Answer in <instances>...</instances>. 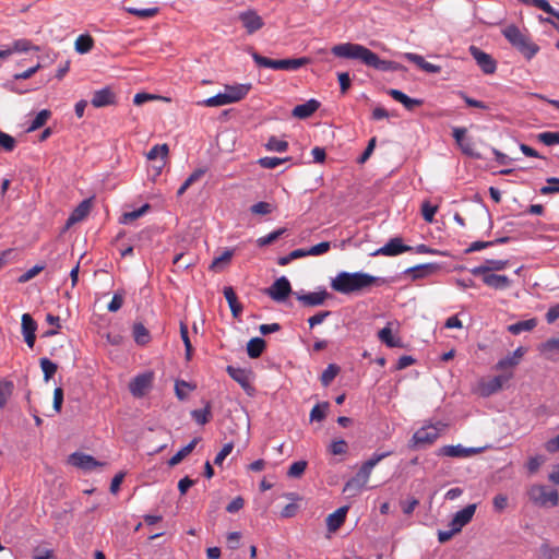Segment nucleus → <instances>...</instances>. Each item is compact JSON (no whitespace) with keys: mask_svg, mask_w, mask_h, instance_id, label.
<instances>
[{"mask_svg":"<svg viewBox=\"0 0 559 559\" xmlns=\"http://www.w3.org/2000/svg\"><path fill=\"white\" fill-rule=\"evenodd\" d=\"M493 509L497 512H502L508 506V497L503 493H498L492 499Z\"/></svg>","mask_w":559,"mask_h":559,"instance_id":"nucleus-63","label":"nucleus"},{"mask_svg":"<svg viewBox=\"0 0 559 559\" xmlns=\"http://www.w3.org/2000/svg\"><path fill=\"white\" fill-rule=\"evenodd\" d=\"M168 153L169 148L167 144H156L148 151L146 157L150 160L166 159Z\"/></svg>","mask_w":559,"mask_h":559,"instance_id":"nucleus-40","label":"nucleus"},{"mask_svg":"<svg viewBox=\"0 0 559 559\" xmlns=\"http://www.w3.org/2000/svg\"><path fill=\"white\" fill-rule=\"evenodd\" d=\"M538 139L545 145H556L559 144V132H543L538 134Z\"/></svg>","mask_w":559,"mask_h":559,"instance_id":"nucleus-58","label":"nucleus"},{"mask_svg":"<svg viewBox=\"0 0 559 559\" xmlns=\"http://www.w3.org/2000/svg\"><path fill=\"white\" fill-rule=\"evenodd\" d=\"M332 53L338 58L355 59L367 67L380 71H399L402 66L394 61L382 60L377 53L360 44L344 43L332 47Z\"/></svg>","mask_w":559,"mask_h":559,"instance_id":"nucleus-1","label":"nucleus"},{"mask_svg":"<svg viewBox=\"0 0 559 559\" xmlns=\"http://www.w3.org/2000/svg\"><path fill=\"white\" fill-rule=\"evenodd\" d=\"M329 407L328 403H323L316 405L310 412V420L311 421H321L325 418V413Z\"/></svg>","mask_w":559,"mask_h":559,"instance_id":"nucleus-55","label":"nucleus"},{"mask_svg":"<svg viewBox=\"0 0 559 559\" xmlns=\"http://www.w3.org/2000/svg\"><path fill=\"white\" fill-rule=\"evenodd\" d=\"M437 211L438 205H433L429 201H425L421 204V215L427 223L433 222Z\"/></svg>","mask_w":559,"mask_h":559,"instance_id":"nucleus-51","label":"nucleus"},{"mask_svg":"<svg viewBox=\"0 0 559 559\" xmlns=\"http://www.w3.org/2000/svg\"><path fill=\"white\" fill-rule=\"evenodd\" d=\"M133 336L139 345H145L150 341V333L142 323H135L133 325Z\"/></svg>","mask_w":559,"mask_h":559,"instance_id":"nucleus-41","label":"nucleus"},{"mask_svg":"<svg viewBox=\"0 0 559 559\" xmlns=\"http://www.w3.org/2000/svg\"><path fill=\"white\" fill-rule=\"evenodd\" d=\"M511 378L510 376H496L488 380H483L478 384V392L481 396H490L502 389L503 384Z\"/></svg>","mask_w":559,"mask_h":559,"instance_id":"nucleus-15","label":"nucleus"},{"mask_svg":"<svg viewBox=\"0 0 559 559\" xmlns=\"http://www.w3.org/2000/svg\"><path fill=\"white\" fill-rule=\"evenodd\" d=\"M412 250L413 247L404 245L401 237H394L391 238L384 246L380 247L374 252H372L371 255L395 257Z\"/></svg>","mask_w":559,"mask_h":559,"instance_id":"nucleus-8","label":"nucleus"},{"mask_svg":"<svg viewBox=\"0 0 559 559\" xmlns=\"http://www.w3.org/2000/svg\"><path fill=\"white\" fill-rule=\"evenodd\" d=\"M502 34L527 60L539 51V47L531 40L530 36L513 24L506 26Z\"/></svg>","mask_w":559,"mask_h":559,"instance_id":"nucleus-4","label":"nucleus"},{"mask_svg":"<svg viewBox=\"0 0 559 559\" xmlns=\"http://www.w3.org/2000/svg\"><path fill=\"white\" fill-rule=\"evenodd\" d=\"M195 389L194 385L186 382L183 380H178L175 383V392L179 400L183 401L187 399L188 394Z\"/></svg>","mask_w":559,"mask_h":559,"instance_id":"nucleus-44","label":"nucleus"},{"mask_svg":"<svg viewBox=\"0 0 559 559\" xmlns=\"http://www.w3.org/2000/svg\"><path fill=\"white\" fill-rule=\"evenodd\" d=\"M148 209H150V205L146 203L138 210L126 212L121 215L120 223L124 224V225L131 224L133 221L143 216L148 211Z\"/></svg>","mask_w":559,"mask_h":559,"instance_id":"nucleus-39","label":"nucleus"},{"mask_svg":"<svg viewBox=\"0 0 559 559\" xmlns=\"http://www.w3.org/2000/svg\"><path fill=\"white\" fill-rule=\"evenodd\" d=\"M403 57L415 63L418 68H420L423 71L427 72V73H432V74H436V73H439L441 71V67L440 66H437V64H433V63H430L428 61H426L424 59L423 56L420 55H417V53H414V52H405L403 55Z\"/></svg>","mask_w":559,"mask_h":559,"instance_id":"nucleus-24","label":"nucleus"},{"mask_svg":"<svg viewBox=\"0 0 559 559\" xmlns=\"http://www.w3.org/2000/svg\"><path fill=\"white\" fill-rule=\"evenodd\" d=\"M50 117V111L47 110V109H43L40 110L36 116L35 118L32 120L29 127H28V131H35L37 129H39L40 127H43L46 121L48 120V118Z\"/></svg>","mask_w":559,"mask_h":559,"instance_id":"nucleus-48","label":"nucleus"},{"mask_svg":"<svg viewBox=\"0 0 559 559\" xmlns=\"http://www.w3.org/2000/svg\"><path fill=\"white\" fill-rule=\"evenodd\" d=\"M483 276V282L495 289H506L511 285V281L506 275L485 273L480 274Z\"/></svg>","mask_w":559,"mask_h":559,"instance_id":"nucleus-27","label":"nucleus"},{"mask_svg":"<svg viewBox=\"0 0 559 559\" xmlns=\"http://www.w3.org/2000/svg\"><path fill=\"white\" fill-rule=\"evenodd\" d=\"M69 463L84 472H91L96 467L104 466V463L95 460L92 455L84 454L81 452L72 453L69 456Z\"/></svg>","mask_w":559,"mask_h":559,"instance_id":"nucleus-13","label":"nucleus"},{"mask_svg":"<svg viewBox=\"0 0 559 559\" xmlns=\"http://www.w3.org/2000/svg\"><path fill=\"white\" fill-rule=\"evenodd\" d=\"M238 19L248 34L255 33L264 25L263 19L254 10L240 12Z\"/></svg>","mask_w":559,"mask_h":559,"instance_id":"nucleus-16","label":"nucleus"},{"mask_svg":"<svg viewBox=\"0 0 559 559\" xmlns=\"http://www.w3.org/2000/svg\"><path fill=\"white\" fill-rule=\"evenodd\" d=\"M40 368L44 372L45 381H48L57 371V365L50 359L44 357L40 359Z\"/></svg>","mask_w":559,"mask_h":559,"instance_id":"nucleus-49","label":"nucleus"},{"mask_svg":"<svg viewBox=\"0 0 559 559\" xmlns=\"http://www.w3.org/2000/svg\"><path fill=\"white\" fill-rule=\"evenodd\" d=\"M265 348L264 340L260 337L251 338L247 344V353L250 358H258Z\"/></svg>","mask_w":559,"mask_h":559,"instance_id":"nucleus-36","label":"nucleus"},{"mask_svg":"<svg viewBox=\"0 0 559 559\" xmlns=\"http://www.w3.org/2000/svg\"><path fill=\"white\" fill-rule=\"evenodd\" d=\"M286 231L285 228H278L266 236L260 237L257 242L260 247H264L267 245H271L275 240H277Z\"/></svg>","mask_w":559,"mask_h":559,"instance_id":"nucleus-53","label":"nucleus"},{"mask_svg":"<svg viewBox=\"0 0 559 559\" xmlns=\"http://www.w3.org/2000/svg\"><path fill=\"white\" fill-rule=\"evenodd\" d=\"M329 296L330 295L325 289L306 294H296L297 300L307 307L321 306Z\"/></svg>","mask_w":559,"mask_h":559,"instance_id":"nucleus-19","label":"nucleus"},{"mask_svg":"<svg viewBox=\"0 0 559 559\" xmlns=\"http://www.w3.org/2000/svg\"><path fill=\"white\" fill-rule=\"evenodd\" d=\"M306 467H307V462L306 461H297V462H294L290 466H289V469L287 472V475L289 477H293V478H297V477H300L305 471H306Z\"/></svg>","mask_w":559,"mask_h":559,"instance_id":"nucleus-56","label":"nucleus"},{"mask_svg":"<svg viewBox=\"0 0 559 559\" xmlns=\"http://www.w3.org/2000/svg\"><path fill=\"white\" fill-rule=\"evenodd\" d=\"M228 104H231V103H230V99L228 98V96H226V94L224 93V91L198 103V105L205 106V107H221V106H225Z\"/></svg>","mask_w":559,"mask_h":559,"instance_id":"nucleus-35","label":"nucleus"},{"mask_svg":"<svg viewBox=\"0 0 559 559\" xmlns=\"http://www.w3.org/2000/svg\"><path fill=\"white\" fill-rule=\"evenodd\" d=\"M440 270V265L438 263H426L419 264L416 266H412L406 270V273L412 275L413 280H419L428 277Z\"/></svg>","mask_w":559,"mask_h":559,"instance_id":"nucleus-23","label":"nucleus"},{"mask_svg":"<svg viewBox=\"0 0 559 559\" xmlns=\"http://www.w3.org/2000/svg\"><path fill=\"white\" fill-rule=\"evenodd\" d=\"M388 94L396 102L401 103L407 110H413L415 107L423 104L421 99L411 98L400 90L391 88Z\"/></svg>","mask_w":559,"mask_h":559,"instance_id":"nucleus-28","label":"nucleus"},{"mask_svg":"<svg viewBox=\"0 0 559 559\" xmlns=\"http://www.w3.org/2000/svg\"><path fill=\"white\" fill-rule=\"evenodd\" d=\"M539 350L542 354L546 355L548 358H551V354L554 352L559 350V337H552L547 340L539 346Z\"/></svg>","mask_w":559,"mask_h":559,"instance_id":"nucleus-45","label":"nucleus"},{"mask_svg":"<svg viewBox=\"0 0 559 559\" xmlns=\"http://www.w3.org/2000/svg\"><path fill=\"white\" fill-rule=\"evenodd\" d=\"M91 200L82 201L68 218V225H72L85 218L91 211Z\"/></svg>","mask_w":559,"mask_h":559,"instance_id":"nucleus-32","label":"nucleus"},{"mask_svg":"<svg viewBox=\"0 0 559 559\" xmlns=\"http://www.w3.org/2000/svg\"><path fill=\"white\" fill-rule=\"evenodd\" d=\"M275 206L272 203L260 201L251 205L250 211L252 214L266 215L274 211Z\"/></svg>","mask_w":559,"mask_h":559,"instance_id":"nucleus-50","label":"nucleus"},{"mask_svg":"<svg viewBox=\"0 0 559 559\" xmlns=\"http://www.w3.org/2000/svg\"><path fill=\"white\" fill-rule=\"evenodd\" d=\"M180 335H181V340L185 344L187 359H190L191 353H192V345H191V342L189 338L188 328L182 322L180 323Z\"/></svg>","mask_w":559,"mask_h":559,"instance_id":"nucleus-59","label":"nucleus"},{"mask_svg":"<svg viewBox=\"0 0 559 559\" xmlns=\"http://www.w3.org/2000/svg\"><path fill=\"white\" fill-rule=\"evenodd\" d=\"M250 55L254 62L257 63V66L262 68H270L273 70L296 71L309 62V59L305 57L295 59L273 60L259 55L257 51H251Z\"/></svg>","mask_w":559,"mask_h":559,"instance_id":"nucleus-5","label":"nucleus"},{"mask_svg":"<svg viewBox=\"0 0 559 559\" xmlns=\"http://www.w3.org/2000/svg\"><path fill=\"white\" fill-rule=\"evenodd\" d=\"M266 150L273 152H285L288 148V143L286 141L280 140L275 136H271L265 145Z\"/></svg>","mask_w":559,"mask_h":559,"instance_id":"nucleus-52","label":"nucleus"},{"mask_svg":"<svg viewBox=\"0 0 559 559\" xmlns=\"http://www.w3.org/2000/svg\"><path fill=\"white\" fill-rule=\"evenodd\" d=\"M9 50L11 51V56L14 52H27L29 50H38L37 46H34L31 40L21 38L14 40L11 45H7Z\"/></svg>","mask_w":559,"mask_h":559,"instance_id":"nucleus-34","label":"nucleus"},{"mask_svg":"<svg viewBox=\"0 0 559 559\" xmlns=\"http://www.w3.org/2000/svg\"><path fill=\"white\" fill-rule=\"evenodd\" d=\"M469 52L475 59L477 66L481 69L485 74H492L497 69V62L487 52L480 50L475 46L469 47Z\"/></svg>","mask_w":559,"mask_h":559,"instance_id":"nucleus-12","label":"nucleus"},{"mask_svg":"<svg viewBox=\"0 0 559 559\" xmlns=\"http://www.w3.org/2000/svg\"><path fill=\"white\" fill-rule=\"evenodd\" d=\"M544 462H545V459L542 455H536V456L530 457V460L527 461V464H526L528 472L531 474L536 473Z\"/></svg>","mask_w":559,"mask_h":559,"instance_id":"nucleus-64","label":"nucleus"},{"mask_svg":"<svg viewBox=\"0 0 559 559\" xmlns=\"http://www.w3.org/2000/svg\"><path fill=\"white\" fill-rule=\"evenodd\" d=\"M224 296L228 302L234 318H239L242 313V306L238 302L235 290L230 286L224 287Z\"/></svg>","mask_w":559,"mask_h":559,"instance_id":"nucleus-30","label":"nucleus"},{"mask_svg":"<svg viewBox=\"0 0 559 559\" xmlns=\"http://www.w3.org/2000/svg\"><path fill=\"white\" fill-rule=\"evenodd\" d=\"M390 454L391 452L374 453L360 466L356 475L345 484L344 492H349L352 496L360 492L361 489L366 487L374 466Z\"/></svg>","mask_w":559,"mask_h":559,"instance_id":"nucleus-3","label":"nucleus"},{"mask_svg":"<svg viewBox=\"0 0 559 559\" xmlns=\"http://www.w3.org/2000/svg\"><path fill=\"white\" fill-rule=\"evenodd\" d=\"M385 280L377 277L364 272H340L332 281L331 287L333 290L341 294H352L355 292L362 290L372 285H382Z\"/></svg>","mask_w":559,"mask_h":559,"instance_id":"nucleus-2","label":"nucleus"},{"mask_svg":"<svg viewBox=\"0 0 559 559\" xmlns=\"http://www.w3.org/2000/svg\"><path fill=\"white\" fill-rule=\"evenodd\" d=\"M331 248V243L329 241L320 242L316 246H312L307 250L309 255H321L326 253Z\"/></svg>","mask_w":559,"mask_h":559,"instance_id":"nucleus-62","label":"nucleus"},{"mask_svg":"<svg viewBox=\"0 0 559 559\" xmlns=\"http://www.w3.org/2000/svg\"><path fill=\"white\" fill-rule=\"evenodd\" d=\"M288 158H280V157H270L265 156L259 159V164L261 167L266 169H274L284 162H286Z\"/></svg>","mask_w":559,"mask_h":559,"instance_id":"nucleus-54","label":"nucleus"},{"mask_svg":"<svg viewBox=\"0 0 559 559\" xmlns=\"http://www.w3.org/2000/svg\"><path fill=\"white\" fill-rule=\"evenodd\" d=\"M116 95L110 87H104L95 91L92 97V105L96 108L106 107L115 104Z\"/></svg>","mask_w":559,"mask_h":559,"instance_id":"nucleus-22","label":"nucleus"},{"mask_svg":"<svg viewBox=\"0 0 559 559\" xmlns=\"http://www.w3.org/2000/svg\"><path fill=\"white\" fill-rule=\"evenodd\" d=\"M153 381L154 373L152 371L140 373L131 380L129 390L134 397H143L151 390Z\"/></svg>","mask_w":559,"mask_h":559,"instance_id":"nucleus-7","label":"nucleus"},{"mask_svg":"<svg viewBox=\"0 0 559 559\" xmlns=\"http://www.w3.org/2000/svg\"><path fill=\"white\" fill-rule=\"evenodd\" d=\"M320 107V103L317 99H309L304 104L297 105L293 109V116L299 119H307L314 114Z\"/></svg>","mask_w":559,"mask_h":559,"instance_id":"nucleus-26","label":"nucleus"},{"mask_svg":"<svg viewBox=\"0 0 559 559\" xmlns=\"http://www.w3.org/2000/svg\"><path fill=\"white\" fill-rule=\"evenodd\" d=\"M13 382L9 380L0 381V408H3L12 395L13 392Z\"/></svg>","mask_w":559,"mask_h":559,"instance_id":"nucleus-42","label":"nucleus"},{"mask_svg":"<svg viewBox=\"0 0 559 559\" xmlns=\"http://www.w3.org/2000/svg\"><path fill=\"white\" fill-rule=\"evenodd\" d=\"M557 192H559V178H555V177L548 178L547 186H544L540 189V193L545 194V195L551 194V193H557Z\"/></svg>","mask_w":559,"mask_h":559,"instance_id":"nucleus-60","label":"nucleus"},{"mask_svg":"<svg viewBox=\"0 0 559 559\" xmlns=\"http://www.w3.org/2000/svg\"><path fill=\"white\" fill-rule=\"evenodd\" d=\"M486 448H466L462 444L456 445H443L441 447L437 455L448 457H469L481 453Z\"/></svg>","mask_w":559,"mask_h":559,"instance_id":"nucleus-10","label":"nucleus"},{"mask_svg":"<svg viewBox=\"0 0 559 559\" xmlns=\"http://www.w3.org/2000/svg\"><path fill=\"white\" fill-rule=\"evenodd\" d=\"M21 320L24 341L29 348H33L36 340L37 323L29 313H24Z\"/></svg>","mask_w":559,"mask_h":559,"instance_id":"nucleus-17","label":"nucleus"},{"mask_svg":"<svg viewBox=\"0 0 559 559\" xmlns=\"http://www.w3.org/2000/svg\"><path fill=\"white\" fill-rule=\"evenodd\" d=\"M124 10L132 15L140 19H150L158 13V8L136 9L133 7H127Z\"/></svg>","mask_w":559,"mask_h":559,"instance_id":"nucleus-43","label":"nucleus"},{"mask_svg":"<svg viewBox=\"0 0 559 559\" xmlns=\"http://www.w3.org/2000/svg\"><path fill=\"white\" fill-rule=\"evenodd\" d=\"M250 90V85L246 84H237V85H226L224 88V93L230 99V103H237L245 98Z\"/></svg>","mask_w":559,"mask_h":559,"instance_id":"nucleus-29","label":"nucleus"},{"mask_svg":"<svg viewBox=\"0 0 559 559\" xmlns=\"http://www.w3.org/2000/svg\"><path fill=\"white\" fill-rule=\"evenodd\" d=\"M440 429L435 425L424 426L418 429L412 438V447L432 444L439 437Z\"/></svg>","mask_w":559,"mask_h":559,"instance_id":"nucleus-9","label":"nucleus"},{"mask_svg":"<svg viewBox=\"0 0 559 559\" xmlns=\"http://www.w3.org/2000/svg\"><path fill=\"white\" fill-rule=\"evenodd\" d=\"M227 373L231 379L238 382L243 389L250 385L249 372L246 369L228 366Z\"/></svg>","mask_w":559,"mask_h":559,"instance_id":"nucleus-31","label":"nucleus"},{"mask_svg":"<svg viewBox=\"0 0 559 559\" xmlns=\"http://www.w3.org/2000/svg\"><path fill=\"white\" fill-rule=\"evenodd\" d=\"M537 325L536 319H528L524 321H519L508 326V331L513 335H519L524 331H531Z\"/></svg>","mask_w":559,"mask_h":559,"instance_id":"nucleus-37","label":"nucleus"},{"mask_svg":"<svg viewBox=\"0 0 559 559\" xmlns=\"http://www.w3.org/2000/svg\"><path fill=\"white\" fill-rule=\"evenodd\" d=\"M45 269V264H36L19 277L20 283H26L38 275Z\"/></svg>","mask_w":559,"mask_h":559,"instance_id":"nucleus-57","label":"nucleus"},{"mask_svg":"<svg viewBox=\"0 0 559 559\" xmlns=\"http://www.w3.org/2000/svg\"><path fill=\"white\" fill-rule=\"evenodd\" d=\"M395 322H388L386 325L378 332V338L388 347H402L403 342L400 336L393 333Z\"/></svg>","mask_w":559,"mask_h":559,"instance_id":"nucleus-18","label":"nucleus"},{"mask_svg":"<svg viewBox=\"0 0 559 559\" xmlns=\"http://www.w3.org/2000/svg\"><path fill=\"white\" fill-rule=\"evenodd\" d=\"M340 371V367L334 365V364H330L325 369L324 371L322 372L321 374V382L324 386H328L334 379L335 377L337 376Z\"/></svg>","mask_w":559,"mask_h":559,"instance_id":"nucleus-46","label":"nucleus"},{"mask_svg":"<svg viewBox=\"0 0 559 559\" xmlns=\"http://www.w3.org/2000/svg\"><path fill=\"white\" fill-rule=\"evenodd\" d=\"M453 138L462 152L468 156H477L474 150V143L471 139L466 138L465 128H454Z\"/></svg>","mask_w":559,"mask_h":559,"instance_id":"nucleus-21","label":"nucleus"},{"mask_svg":"<svg viewBox=\"0 0 559 559\" xmlns=\"http://www.w3.org/2000/svg\"><path fill=\"white\" fill-rule=\"evenodd\" d=\"M211 415V405L206 403L202 409H194L191 412V416L199 425H205L209 421Z\"/></svg>","mask_w":559,"mask_h":559,"instance_id":"nucleus-47","label":"nucleus"},{"mask_svg":"<svg viewBox=\"0 0 559 559\" xmlns=\"http://www.w3.org/2000/svg\"><path fill=\"white\" fill-rule=\"evenodd\" d=\"M0 146L5 151L11 152L15 147V140L10 134L0 131Z\"/></svg>","mask_w":559,"mask_h":559,"instance_id":"nucleus-61","label":"nucleus"},{"mask_svg":"<svg viewBox=\"0 0 559 559\" xmlns=\"http://www.w3.org/2000/svg\"><path fill=\"white\" fill-rule=\"evenodd\" d=\"M508 265V260L488 259L484 262V264L471 269L469 272L473 275L478 276L480 274L490 273L492 271H502L507 269Z\"/></svg>","mask_w":559,"mask_h":559,"instance_id":"nucleus-20","label":"nucleus"},{"mask_svg":"<svg viewBox=\"0 0 559 559\" xmlns=\"http://www.w3.org/2000/svg\"><path fill=\"white\" fill-rule=\"evenodd\" d=\"M93 46H94V40L87 34L80 35L74 43L75 51L81 55L87 53L88 51H91Z\"/></svg>","mask_w":559,"mask_h":559,"instance_id":"nucleus-38","label":"nucleus"},{"mask_svg":"<svg viewBox=\"0 0 559 559\" xmlns=\"http://www.w3.org/2000/svg\"><path fill=\"white\" fill-rule=\"evenodd\" d=\"M199 440V438H193L186 447H183L175 455H173L168 461L169 466H175L179 464L186 456H188L194 450Z\"/></svg>","mask_w":559,"mask_h":559,"instance_id":"nucleus-33","label":"nucleus"},{"mask_svg":"<svg viewBox=\"0 0 559 559\" xmlns=\"http://www.w3.org/2000/svg\"><path fill=\"white\" fill-rule=\"evenodd\" d=\"M476 511V504L472 503L463 508L462 510L457 511L451 522L449 523V527H453V532H461L462 528L467 525Z\"/></svg>","mask_w":559,"mask_h":559,"instance_id":"nucleus-14","label":"nucleus"},{"mask_svg":"<svg viewBox=\"0 0 559 559\" xmlns=\"http://www.w3.org/2000/svg\"><path fill=\"white\" fill-rule=\"evenodd\" d=\"M348 507H341L326 518V526L329 532H336L345 522Z\"/></svg>","mask_w":559,"mask_h":559,"instance_id":"nucleus-25","label":"nucleus"},{"mask_svg":"<svg viewBox=\"0 0 559 559\" xmlns=\"http://www.w3.org/2000/svg\"><path fill=\"white\" fill-rule=\"evenodd\" d=\"M292 293V286L286 276L277 278L266 290V294L277 302L285 301Z\"/></svg>","mask_w":559,"mask_h":559,"instance_id":"nucleus-11","label":"nucleus"},{"mask_svg":"<svg viewBox=\"0 0 559 559\" xmlns=\"http://www.w3.org/2000/svg\"><path fill=\"white\" fill-rule=\"evenodd\" d=\"M528 499L539 507H557L559 504V493L556 489L549 490L545 485H532L527 489Z\"/></svg>","mask_w":559,"mask_h":559,"instance_id":"nucleus-6","label":"nucleus"}]
</instances>
